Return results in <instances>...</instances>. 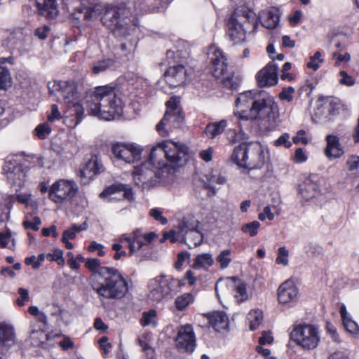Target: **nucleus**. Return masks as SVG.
Segmentation results:
<instances>
[{"instance_id": "obj_2", "label": "nucleus", "mask_w": 359, "mask_h": 359, "mask_svg": "<svg viewBox=\"0 0 359 359\" xmlns=\"http://www.w3.org/2000/svg\"><path fill=\"white\" fill-rule=\"evenodd\" d=\"M90 284L99 297L107 299H119L128 291V284L116 269L103 266L90 277Z\"/></svg>"}, {"instance_id": "obj_41", "label": "nucleus", "mask_w": 359, "mask_h": 359, "mask_svg": "<svg viewBox=\"0 0 359 359\" xmlns=\"http://www.w3.org/2000/svg\"><path fill=\"white\" fill-rule=\"evenodd\" d=\"M204 177V185L205 188L210 189H213L216 184H224L226 181L225 177L223 175L220 174H214L212 172L205 175Z\"/></svg>"}, {"instance_id": "obj_59", "label": "nucleus", "mask_w": 359, "mask_h": 359, "mask_svg": "<svg viewBox=\"0 0 359 359\" xmlns=\"http://www.w3.org/2000/svg\"><path fill=\"white\" fill-rule=\"evenodd\" d=\"M66 312L58 306H54L51 312V316L56 319V325L60 326L63 322Z\"/></svg>"}, {"instance_id": "obj_3", "label": "nucleus", "mask_w": 359, "mask_h": 359, "mask_svg": "<svg viewBox=\"0 0 359 359\" xmlns=\"http://www.w3.org/2000/svg\"><path fill=\"white\" fill-rule=\"evenodd\" d=\"M118 102L114 88L109 86H99L87 97L85 107L90 115L109 121L121 113V107Z\"/></svg>"}, {"instance_id": "obj_27", "label": "nucleus", "mask_w": 359, "mask_h": 359, "mask_svg": "<svg viewBox=\"0 0 359 359\" xmlns=\"http://www.w3.org/2000/svg\"><path fill=\"white\" fill-rule=\"evenodd\" d=\"M189 219V228H186V236H184V241L190 248H195L202 243L203 235L197 229L198 222H195L192 218Z\"/></svg>"}, {"instance_id": "obj_13", "label": "nucleus", "mask_w": 359, "mask_h": 359, "mask_svg": "<svg viewBox=\"0 0 359 359\" xmlns=\"http://www.w3.org/2000/svg\"><path fill=\"white\" fill-rule=\"evenodd\" d=\"M115 158L126 163H134L141 159L142 149L135 143L117 142L111 147Z\"/></svg>"}, {"instance_id": "obj_26", "label": "nucleus", "mask_w": 359, "mask_h": 359, "mask_svg": "<svg viewBox=\"0 0 359 359\" xmlns=\"http://www.w3.org/2000/svg\"><path fill=\"white\" fill-rule=\"evenodd\" d=\"M115 194H120L121 196L128 200H132L133 198V193L130 187L128 184H116L109 187L100 194V196L107 198L109 201H111L118 198V197L113 196V195Z\"/></svg>"}, {"instance_id": "obj_25", "label": "nucleus", "mask_w": 359, "mask_h": 359, "mask_svg": "<svg viewBox=\"0 0 359 359\" xmlns=\"http://www.w3.org/2000/svg\"><path fill=\"white\" fill-rule=\"evenodd\" d=\"M257 19L263 27L272 29L276 28L280 20V11L276 7H270L259 13Z\"/></svg>"}, {"instance_id": "obj_34", "label": "nucleus", "mask_w": 359, "mask_h": 359, "mask_svg": "<svg viewBox=\"0 0 359 359\" xmlns=\"http://www.w3.org/2000/svg\"><path fill=\"white\" fill-rule=\"evenodd\" d=\"M0 340L6 346H11L15 344V330L12 325L0 322Z\"/></svg>"}, {"instance_id": "obj_28", "label": "nucleus", "mask_w": 359, "mask_h": 359, "mask_svg": "<svg viewBox=\"0 0 359 359\" xmlns=\"http://www.w3.org/2000/svg\"><path fill=\"white\" fill-rule=\"evenodd\" d=\"M102 171V164L97 156H91L80 170L81 176L90 180Z\"/></svg>"}, {"instance_id": "obj_56", "label": "nucleus", "mask_w": 359, "mask_h": 359, "mask_svg": "<svg viewBox=\"0 0 359 359\" xmlns=\"http://www.w3.org/2000/svg\"><path fill=\"white\" fill-rule=\"evenodd\" d=\"M339 76H341V79L339 80V83L341 85L353 86L355 83V81L353 77L348 75L344 70L339 72Z\"/></svg>"}, {"instance_id": "obj_42", "label": "nucleus", "mask_w": 359, "mask_h": 359, "mask_svg": "<svg viewBox=\"0 0 359 359\" xmlns=\"http://www.w3.org/2000/svg\"><path fill=\"white\" fill-rule=\"evenodd\" d=\"M231 252L230 249H224L217 256L216 262L219 264L221 269H225L229 267L232 262Z\"/></svg>"}, {"instance_id": "obj_40", "label": "nucleus", "mask_w": 359, "mask_h": 359, "mask_svg": "<svg viewBox=\"0 0 359 359\" xmlns=\"http://www.w3.org/2000/svg\"><path fill=\"white\" fill-rule=\"evenodd\" d=\"M194 302V296L192 293H184L175 300V306L177 311H183Z\"/></svg>"}, {"instance_id": "obj_61", "label": "nucleus", "mask_w": 359, "mask_h": 359, "mask_svg": "<svg viewBox=\"0 0 359 359\" xmlns=\"http://www.w3.org/2000/svg\"><path fill=\"white\" fill-rule=\"evenodd\" d=\"M290 140V135L288 133H284L280 136L277 140L274 141V145L276 147L284 146L286 148H290L292 146Z\"/></svg>"}, {"instance_id": "obj_23", "label": "nucleus", "mask_w": 359, "mask_h": 359, "mask_svg": "<svg viewBox=\"0 0 359 359\" xmlns=\"http://www.w3.org/2000/svg\"><path fill=\"white\" fill-rule=\"evenodd\" d=\"M166 83L172 88L177 87L184 83L187 72L182 65L170 67L165 73Z\"/></svg>"}, {"instance_id": "obj_39", "label": "nucleus", "mask_w": 359, "mask_h": 359, "mask_svg": "<svg viewBox=\"0 0 359 359\" xmlns=\"http://www.w3.org/2000/svg\"><path fill=\"white\" fill-rule=\"evenodd\" d=\"M234 280V292L235 294L234 297L236 299L237 302H242L245 301L248 297V294L247 292V285L245 282L243 280L233 278Z\"/></svg>"}, {"instance_id": "obj_44", "label": "nucleus", "mask_w": 359, "mask_h": 359, "mask_svg": "<svg viewBox=\"0 0 359 359\" xmlns=\"http://www.w3.org/2000/svg\"><path fill=\"white\" fill-rule=\"evenodd\" d=\"M323 100V107L326 108L331 118L336 114V111L339 109V101L333 97H326Z\"/></svg>"}, {"instance_id": "obj_60", "label": "nucleus", "mask_w": 359, "mask_h": 359, "mask_svg": "<svg viewBox=\"0 0 359 359\" xmlns=\"http://www.w3.org/2000/svg\"><path fill=\"white\" fill-rule=\"evenodd\" d=\"M50 27L47 25L37 27L34 30V36L41 40L46 39L50 33Z\"/></svg>"}, {"instance_id": "obj_36", "label": "nucleus", "mask_w": 359, "mask_h": 359, "mask_svg": "<svg viewBox=\"0 0 359 359\" xmlns=\"http://www.w3.org/2000/svg\"><path fill=\"white\" fill-rule=\"evenodd\" d=\"M214 263L215 261L211 253H201L194 257L192 268L196 269H208L209 267L213 266Z\"/></svg>"}, {"instance_id": "obj_6", "label": "nucleus", "mask_w": 359, "mask_h": 359, "mask_svg": "<svg viewBox=\"0 0 359 359\" xmlns=\"http://www.w3.org/2000/svg\"><path fill=\"white\" fill-rule=\"evenodd\" d=\"M49 94L58 102H63L69 110V116H75V126L82 119L84 107L79 103V92L74 81H53L48 83Z\"/></svg>"}, {"instance_id": "obj_57", "label": "nucleus", "mask_w": 359, "mask_h": 359, "mask_svg": "<svg viewBox=\"0 0 359 359\" xmlns=\"http://www.w3.org/2000/svg\"><path fill=\"white\" fill-rule=\"evenodd\" d=\"M149 215L162 224H166L168 223V219L163 216L162 210L159 208H151L149 210Z\"/></svg>"}, {"instance_id": "obj_20", "label": "nucleus", "mask_w": 359, "mask_h": 359, "mask_svg": "<svg viewBox=\"0 0 359 359\" xmlns=\"http://www.w3.org/2000/svg\"><path fill=\"white\" fill-rule=\"evenodd\" d=\"M278 66L273 62L268 63L257 74V80L260 87H269L278 83Z\"/></svg>"}, {"instance_id": "obj_9", "label": "nucleus", "mask_w": 359, "mask_h": 359, "mask_svg": "<svg viewBox=\"0 0 359 359\" xmlns=\"http://www.w3.org/2000/svg\"><path fill=\"white\" fill-rule=\"evenodd\" d=\"M179 104L180 100L177 97H171L166 102L167 110L165 114L156 126V130L161 136L168 135V130L180 128L182 124L184 116Z\"/></svg>"}, {"instance_id": "obj_51", "label": "nucleus", "mask_w": 359, "mask_h": 359, "mask_svg": "<svg viewBox=\"0 0 359 359\" xmlns=\"http://www.w3.org/2000/svg\"><path fill=\"white\" fill-rule=\"evenodd\" d=\"M114 65V61L111 59H105L99 61L93 67L92 72L94 74H98Z\"/></svg>"}, {"instance_id": "obj_29", "label": "nucleus", "mask_w": 359, "mask_h": 359, "mask_svg": "<svg viewBox=\"0 0 359 359\" xmlns=\"http://www.w3.org/2000/svg\"><path fill=\"white\" fill-rule=\"evenodd\" d=\"M339 313L346 331L353 337L359 338V325L353 320L352 316L347 311L346 307L344 304L340 305Z\"/></svg>"}, {"instance_id": "obj_54", "label": "nucleus", "mask_w": 359, "mask_h": 359, "mask_svg": "<svg viewBox=\"0 0 359 359\" xmlns=\"http://www.w3.org/2000/svg\"><path fill=\"white\" fill-rule=\"evenodd\" d=\"M289 251L285 247H280L278 251V256L276 257V262L277 264H280L286 266L289 264Z\"/></svg>"}, {"instance_id": "obj_63", "label": "nucleus", "mask_w": 359, "mask_h": 359, "mask_svg": "<svg viewBox=\"0 0 359 359\" xmlns=\"http://www.w3.org/2000/svg\"><path fill=\"white\" fill-rule=\"evenodd\" d=\"M100 261L97 258H90L88 259L86 262L85 266L86 267L93 272V273L95 271H97L99 269H100Z\"/></svg>"}, {"instance_id": "obj_64", "label": "nucleus", "mask_w": 359, "mask_h": 359, "mask_svg": "<svg viewBox=\"0 0 359 359\" xmlns=\"http://www.w3.org/2000/svg\"><path fill=\"white\" fill-rule=\"evenodd\" d=\"M104 245L101 243H98L96 241H92L88 247V250L90 252L97 251V255L100 257L105 255V251L104 250Z\"/></svg>"}, {"instance_id": "obj_49", "label": "nucleus", "mask_w": 359, "mask_h": 359, "mask_svg": "<svg viewBox=\"0 0 359 359\" xmlns=\"http://www.w3.org/2000/svg\"><path fill=\"white\" fill-rule=\"evenodd\" d=\"M15 245V239L13 238L10 231L0 232V246L1 248L13 249Z\"/></svg>"}, {"instance_id": "obj_22", "label": "nucleus", "mask_w": 359, "mask_h": 359, "mask_svg": "<svg viewBox=\"0 0 359 359\" xmlns=\"http://www.w3.org/2000/svg\"><path fill=\"white\" fill-rule=\"evenodd\" d=\"M298 297V289L294 281L287 280L278 289V301L281 304H288L295 302Z\"/></svg>"}, {"instance_id": "obj_48", "label": "nucleus", "mask_w": 359, "mask_h": 359, "mask_svg": "<svg viewBox=\"0 0 359 359\" xmlns=\"http://www.w3.org/2000/svg\"><path fill=\"white\" fill-rule=\"evenodd\" d=\"M260 223L258 221H253L242 225L241 231L243 233L254 237L257 235L258 229L260 228Z\"/></svg>"}, {"instance_id": "obj_24", "label": "nucleus", "mask_w": 359, "mask_h": 359, "mask_svg": "<svg viewBox=\"0 0 359 359\" xmlns=\"http://www.w3.org/2000/svg\"><path fill=\"white\" fill-rule=\"evenodd\" d=\"M37 8L38 13L48 20L55 19L58 15L56 0H29Z\"/></svg>"}, {"instance_id": "obj_7", "label": "nucleus", "mask_w": 359, "mask_h": 359, "mask_svg": "<svg viewBox=\"0 0 359 359\" xmlns=\"http://www.w3.org/2000/svg\"><path fill=\"white\" fill-rule=\"evenodd\" d=\"M290 339L304 351L315 349L320 340L319 328L311 324H300L293 327Z\"/></svg>"}, {"instance_id": "obj_30", "label": "nucleus", "mask_w": 359, "mask_h": 359, "mask_svg": "<svg viewBox=\"0 0 359 359\" xmlns=\"http://www.w3.org/2000/svg\"><path fill=\"white\" fill-rule=\"evenodd\" d=\"M326 141L327 146L325 149V154L329 159L337 158L344 154L343 147L337 136L327 135Z\"/></svg>"}, {"instance_id": "obj_5", "label": "nucleus", "mask_w": 359, "mask_h": 359, "mask_svg": "<svg viewBox=\"0 0 359 359\" xmlns=\"http://www.w3.org/2000/svg\"><path fill=\"white\" fill-rule=\"evenodd\" d=\"M188 148L172 141H163L154 147L150 152V161L158 169L179 167L187 161Z\"/></svg>"}, {"instance_id": "obj_62", "label": "nucleus", "mask_w": 359, "mask_h": 359, "mask_svg": "<svg viewBox=\"0 0 359 359\" xmlns=\"http://www.w3.org/2000/svg\"><path fill=\"white\" fill-rule=\"evenodd\" d=\"M190 253L188 252H182L178 253L177 257V261L174 264L175 269L179 270L183 266L184 262L190 259Z\"/></svg>"}, {"instance_id": "obj_21", "label": "nucleus", "mask_w": 359, "mask_h": 359, "mask_svg": "<svg viewBox=\"0 0 359 359\" xmlns=\"http://www.w3.org/2000/svg\"><path fill=\"white\" fill-rule=\"evenodd\" d=\"M102 9L99 0H81V6L76 8L77 13H74V17L80 19L79 14L83 13V18L91 20L97 18Z\"/></svg>"}, {"instance_id": "obj_32", "label": "nucleus", "mask_w": 359, "mask_h": 359, "mask_svg": "<svg viewBox=\"0 0 359 359\" xmlns=\"http://www.w3.org/2000/svg\"><path fill=\"white\" fill-rule=\"evenodd\" d=\"M210 325L217 332L225 330L229 327V318L223 311H214L208 314Z\"/></svg>"}, {"instance_id": "obj_43", "label": "nucleus", "mask_w": 359, "mask_h": 359, "mask_svg": "<svg viewBox=\"0 0 359 359\" xmlns=\"http://www.w3.org/2000/svg\"><path fill=\"white\" fill-rule=\"evenodd\" d=\"M88 229V224L86 222H83L82 224H74L70 229L65 230L63 232L62 240L66 239H74L76 233L81 231H85Z\"/></svg>"}, {"instance_id": "obj_46", "label": "nucleus", "mask_w": 359, "mask_h": 359, "mask_svg": "<svg viewBox=\"0 0 359 359\" xmlns=\"http://www.w3.org/2000/svg\"><path fill=\"white\" fill-rule=\"evenodd\" d=\"M141 325L144 327L151 325L153 327H156L157 320H156V311L154 309H151L147 312H144L142 313V317L141 318Z\"/></svg>"}, {"instance_id": "obj_19", "label": "nucleus", "mask_w": 359, "mask_h": 359, "mask_svg": "<svg viewBox=\"0 0 359 359\" xmlns=\"http://www.w3.org/2000/svg\"><path fill=\"white\" fill-rule=\"evenodd\" d=\"M320 191V178L316 175L306 177L299 186V194L306 201L316 197Z\"/></svg>"}, {"instance_id": "obj_55", "label": "nucleus", "mask_w": 359, "mask_h": 359, "mask_svg": "<svg viewBox=\"0 0 359 359\" xmlns=\"http://www.w3.org/2000/svg\"><path fill=\"white\" fill-rule=\"evenodd\" d=\"M332 57L336 60L334 64L336 67H339L344 64H346L351 59V56L348 53L342 54L339 52H334Z\"/></svg>"}, {"instance_id": "obj_31", "label": "nucleus", "mask_w": 359, "mask_h": 359, "mask_svg": "<svg viewBox=\"0 0 359 359\" xmlns=\"http://www.w3.org/2000/svg\"><path fill=\"white\" fill-rule=\"evenodd\" d=\"M189 218L184 217L177 226V230H171L169 232L163 233V240H169L171 243H175L179 241H184L186 236V228H189Z\"/></svg>"}, {"instance_id": "obj_45", "label": "nucleus", "mask_w": 359, "mask_h": 359, "mask_svg": "<svg viewBox=\"0 0 359 359\" xmlns=\"http://www.w3.org/2000/svg\"><path fill=\"white\" fill-rule=\"evenodd\" d=\"M312 118L314 121L316 122H320L323 121V119L327 118L330 119L331 116L328 114V112L326 111V108L323 107V100H318V104L317 107L315 109Z\"/></svg>"}, {"instance_id": "obj_14", "label": "nucleus", "mask_w": 359, "mask_h": 359, "mask_svg": "<svg viewBox=\"0 0 359 359\" xmlns=\"http://www.w3.org/2000/svg\"><path fill=\"white\" fill-rule=\"evenodd\" d=\"M210 71L212 76L219 79L228 72L227 59L224 53L216 46L212 45L208 50Z\"/></svg>"}, {"instance_id": "obj_38", "label": "nucleus", "mask_w": 359, "mask_h": 359, "mask_svg": "<svg viewBox=\"0 0 359 359\" xmlns=\"http://www.w3.org/2000/svg\"><path fill=\"white\" fill-rule=\"evenodd\" d=\"M227 126L226 120H221L218 122H214L208 124L205 128V133L209 138L213 139L221 135Z\"/></svg>"}, {"instance_id": "obj_53", "label": "nucleus", "mask_w": 359, "mask_h": 359, "mask_svg": "<svg viewBox=\"0 0 359 359\" xmlns=\"http://www.w3.org/2000/svg\"><path fill=\"white\" fill-rule=\"evenodd\" d=\"M51 128L48 123H43L36 126L34 133L39 139L43 140L51 133Z\"/></svg>"}, {"instance_id": "obj_50", "label": "nucleus", "mask_w": 359, "mask_h": 359, "mask_svg": "<svg viewBox=\"0 0 359 359\" xmlns=\"http://www.w3.org/2000/svg\"><path fill=\"white\" fill-rule=\"evenodd\" d=\"M223 85L231 89H236L240 84V79L234 76L231 73L227 74L220 79Z\"/></svg>"}, {"instance_id": "obj_12", "label": "nucleus", "mask_w": 359, "mask_h": 359, "mask_svg": "<svg viewBox=\"0 0 359 359\" xmlns=\"http://www.w3.org/2000/svg\"><path fill=\"white\" fill-rule=\"evenodd\" d=\"M255 18V14L251 11H249L243 17V18L245 19V22H243L241 19H238L235 14L231 15L227 23V35L230 40L234 43L243 42L245 39L248 25L250 24L248 20Z\"/></svg>"}, {"instance_id": "obj_47", "label": "nucleus", "mask_w": 359, "mask_h": 359, "mask_svg": "<svg viewBox=\"0 0 359 359\" xmlns=\"http://www.w3.org/2000/svg\"><path fill=\"white\" fill-rule=\"evenodd\" d=\"M324 62V58L320 51H316L313 55L309 57V61L306 64L307 68L313 71H317Z\"/></svg>"}, {"instance_id": "obj_10", "label": "nucleus", "mask_w": 359, "mask_h": 359, "mask_svg": "<svg viewBox=\"0 0 359 359\" xmlns=\"http://www.w3.org/2000/svg\"><path fill=\"white\" fill-rule=\"evenodd\" d=\"M79 192V186L73 180L59 179L49 187V199L57 205L72 201Z\"/></svg>"}, {"instance_id": "obj_1", "label": "nucleus", "mask_w": 359, "mask_h": 359, "mask_svg": "<svg viewBox=\"0 0 359 359\" xmlns=\"http://www.w3.org/2000/svg\"><path fill=\"white\" fill-rule=\"evenodd\" d=\"M235 106V115L243 120L273 119L278 113L274 98L266 93L255 90L240 93Z\"/></svg>"}, {"instance_id": "obj_33", "label": "nucleus", "mask_w": 359, "mask_h": 359, "mask_svg": "<svg viewBox=\"0 0 359 359\" xmlns=\"http://www.w3.org/2000/svg\"><path fill=\"white\" fill-rule=\"evenodd\" d=\"M151 335L149 332L142 333L137 339V342L144 353L143 359H156L155 349L151 346Z\"/></svg>"}, {"instance_id": "obj_37", "label": "nucleus", "mask_w": 359, "mask_h": 359, "mask_svg": "<svg viewBox=\"0 0 359 359\" xmlns=\"http://www.w3.org/2000/svg\"><path fill=\"white\" fill-rule=\"evenodd\" d=\"M264 320L263 312L260 309H252L247 315V323L250 330H257Z\"/></svg>"}, {"instance_id": "obj_4", "label": "nucleus", "mask_w": 359, "mask_h": 359, "mask_svg": "<svg viewBox=\"0 0 359 359\" xmlns=\"http://www.w3.org/2000/svg\"><path fill=\"white\" fill-rule=\"evenodd\" d=\"M123 4H110L104 7L102 22L116 37H125L131 34L137 25L134 15H128Z\"/></svg>"}, {"instance_id": "obj_58", "label": "nucleus", "mask_w": 359, "mask_h": 359, "mask_svg": "<svg viewBox=\"0 0 359 359\" xmlns=\"http://www.w3.org/2000/svg\"><path fill=\"white\" fill-rule=\"evenodd\" d=\"M47 259L50 261H55L59 265H63L65 264L63 252L58 249L55 250L53 253L48 254Z\"/></svg>"}, {"instance_id": "obj_15", "label": "nucleus", "mask_w": 359, "mask_h": 359, "mask_svg": "<svg viewBox=\"0 0 359 359\" xmlns=\"http://www.w3.org/2000/svg\"><path fill=\"white\" fill-rule=\"evenodd\" d=\"M154 165L150 161L143 163L141 165L135 167L133 172V178L135 184L142 187L143 189H150L157 182V176L156 172L152 170L149 165Z\"/></svg>"}, {"instance_id": "obj_11", "label": "nucleus", "mask_w": 359, "mask_h": 359, "mask_svg": "<svg viewBox=\"0 0 359 359\" xmlns=\"http://www.w3.org/2000/svg\"><path fill=\"white\" fill-rule=\"evenodd\" d=\"M175 280L170 276L161 274L149 281V298L156 302L170 296L173 291Z\"/></svg>"}, {"instance_id": "obj_16", "label": "nucleus", "mask_w": 359, "mask_h": 359, "mask_svg": "<svg viewBox=\"0 0 359 359\" xmlns=\"http://www.w3.org/2000/svg\"><path fill=\"white\" fill-rule=\"evenodd\" d=\"M247 166L245 169H257L262 168L268 157V150L259 142L247 143Z\"/></svg>"}, {"instance_id": "obj_17", "label": "nucleus", "mask_w": 359, "mask_h": 359, "mask_svg": "<svg viewBox=\"0 0 359 359\" xmlns=\"http://www.w3.org/2000/svg\"><path fill=\"white\" fill-rule=\"evenodd\" d=\"M196 345V335L192 325L186 324L180 326L175 339L176 348L180 352L191 353Z\"/></svg>"}, {"instance_id": "obj_8", "label": "nucleus", "mask_w": 359, "mask_h": 359, "mask_svg": "<svg viewBox=\"0 0 359 359\" xmlns=\"http://www.w3.org/2000/svg\"><path fill=\"white\" fill-rule=\"evenodd\" d=\"M155 237L156 234L154 232L145 233L140 229L134 230L131 235L128 233L121 234L117 238V241L120 243L126 242L129 248V252L127 253L125 250L116 252L114 255V259L118 260L123 257L133 255L139 252L143 246L149 245Z\"/></svg>"}, {"instance_id": "obj_35", "label": "nucleus", "mask_w": 359, "mask_h": 359, "mask_svg": "<svg viewBox=\"0 0 359 359\" xmlns=\"http://www.w3.org/2000/svg\"><path fill=\"white\" fill-rule=\"evenodd\" d=\"M247 156V143L243 142L234 148L231 159L238 167L245 169Z\"/></svg>"}, {"instance_id": "obj_52", "label": "nucleus", "mask_w": 359, "mask_h": 359, "mask_svg": "<svg viewBox=\"0 0 359 359\" xmlns=\"http://www.w3.org/2000/svg\"><path fill=\"white\" fill-rule=\"evenodd\" d=\"M11 83V77L9 70L0 66V90L6 89Z\"/></svg>"}, {"instance_id": "obj_18", "label": "nucleus", "mask_w": 359, "mask_h": 359, "mask_svg": "<svg viewBox=\"0 0 359 359\" xmlns=\"http://www.w3.org/2000/svg\"><path fill=\"white\" fill-rule=\"evenodd\" d=\"M4 173L13 186L21 189L25 184L26 172L15 161L7 160L3 167Z\"/></svg>"}]
</instances>
